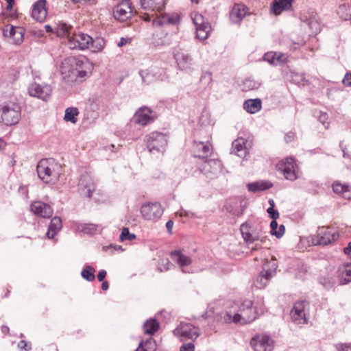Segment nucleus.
I'll list each match as a JSON object with an SVG mask.
<instances>
[{
	"mask_svg": "<svg viewBox=\"0 0 351 351\" xmlns=\"http://www.w3.org/2000/svg\"><path fill=\"white\" fill-rule=\"evenodd\" d=\"M222 319L228 323L248 324L256 318V313L253 307V302L246 300L242 303H234L223 313Z\"/></svg>",
	"mask_w": 351,
	"mask_h": 351,
	"instance_id": "obj_1",
	"label": "nucleus"
},
{
	"mask_svg": "<svg viewBox=\"0 0 351 351\" xmlns=\"http://www.w3.org/2000/svg\"><path fill=\"white\" fill-rule=\"evenodd\" d=\"M87 64L86 62L73 56L65 58L60 67L62 78L69 83L82 82L87 75Z\"/></svg>",
	"mask_w": 351,
	"mask_h": 351,
	"instance_id": "obj_2",
	"label": "nucleus"
},
{
	"mask_svg": "<svg viewBox=\"0 0 351 351\" xmlns=\"http://www.w3.org/2000/svg\"><path fill=\"white\" fill-rule=\"evenodd\" d=\"M62 166L53 158H43L37 165L38 178L45 183H56L62 174Z\"/></svg>",
	"mask_w": 351,
	"mask_h": 351,
	"instance_id": "obj_3",
	"label": "nucleus"
},
{
	"mask_svg": "<svg viewBox=\"0 0 351 351\" xmlns=\"http://www.w3.org/2000/svg\"><path fill=\"white\" fill-rule=\"evenodd\" d=\"M145 141L149 152L154 156L162 155L166 150L168 143L166 134L157 131L147 134Z\"/></svg>",
	"mask_w": 351,
	"mask_h": 351,
	"instance_id": "obj_4",
	"label": "nucleus"
},
{
	"mask_svg": "<svg viewBox=\"0 0 351 351\" xmlns=\"http://www.w3.org/2000/svg\"><path fill=\"white\" fill-rule=\"evenodd\" d=\"M275 259L267 260L263 265V269L254 282V285L258 289H263L271 279L277 269Z\"/></svg>",
	"mask_w": 351,
	"mask_h": 351,
	"instance_id": "obj_5",
	"label": "nucleus"
},
{
	"mask_svg": "<svg viewBox=\"0 0 351 351\" xmlns=\"http://www.w3.org/2000/svg\"><path fill=\"white\" fill-rule=\"evenodd\" d=\"M1 119L7 125L16 124L21 117V109L16 104H8L1 107Z\"/></svg>",
	"mask_w": 351,
	"mask_h": 351,
	"instance_id": "obj_6",
	"label": "nucleus"
},
{
	"mask_svg": "<svg viewBox=\"0 0 351 351\" xmlns=\"http://www.w3.org/2000/svg\"><path fill=\"white\" fill-rule=\"evenodd\" d=\"M339 234L337 231L329 228H319L317 234L312 239L313 243L319 245H326L338 239Z\"/></svg>",
	"mask_w": 351,
	"mask_h": 351,
	"instance_id": "obj_7",
	"label": "nucleus"
},
{
	"mask_svg": "<svg viewBox=\"0 0 351 351\" xmlns=\"http://www.w3.org/2000/svg\"><path fill=\"white\" fill-rule=\"evenodd\" d=\"M141 7L146 11L144 18L145 21H150L152 17L161 12L165 5V0H140Z\"/></svg>",
	"mask_w": 351,
	"mask_h": 351,
	"instance_id": "obj_8",
	"label": "nucleus"
},
{
	"mask_svg": "<svg viewBox=\"0 0 351 351\" xmlns=\"http://www.w3.org/2000/svg\"><path fill=\"white\" fill-rule=\"evenodd\" d=\"M308 304L306 301L296 302L291 311V317L293 322L298 324H305L308 322L306 311Z\"/></svg>",
	"mask_w": 351,
	"mask_h": 351,
	"instance_id": "obj_9",
	"label": "nucleus"
},
{
	"mask_svg": "<svg viewBox=\"0 0 351 351\" xmlns=\"http://www.w3.org/2000/svg\"><path fill=\"white\" fill-rule=\"evenodd\" d=\"M93 38L87 34L78 32L73 33L71 37H69L67 43L69 48L72 49L84 50L90 47Z\"/></svg>",
	"mask_w": 351,
	"mask_h": 351,
	"instance_id": "obj_10",
	"label": "nucleus"
},
{
	"mask_svg": "<svg viewBox=\"0 0 351 351\" xmlns=\"http://www.w3.org/2000/svg\"><path fill=\"white\" fill-rule=\"evenodd\" d=\"M173 58L180 70L189 72L193 69V60L186 51L182 49L175 50Z\"/></svg>",
	"mask_w": 351,
	"mask_h": 351,
	"instance_id": "obj_11",
	"label": "nucleus"
},
{
	"mask_svg": "<svg viewBox=\"0 0 351 351\" xmlns=\"http://www.w3.org/2000/svg\"><path fill=\"white\" fill-rule=\"evenodd\" d=\"M141 213L146 220L159 219L163 214V209L159 202L145 203L141 208Z\"/></svg>",
	"mask_w": 351,
	"mask_h": 351,
	"instance_id": "obj_12",
	"label": "nucleus"
},
{
	"mask_svg": "<svg viewBox=\"0 0 351 351\" xmlns=\"http://www.w3.org/2000/svg\"><path fill=\"white\" fill-rule=\"evenodd\" d=\"M29 95L43 101H48L52 93V88L47 84L32 83L28 88Z\"/></svg>",
	"mask_w": 351,
	"mask_h": 351,
	"instance_id": "obj_13",
	"label": "nucleus"
},
{
	"mask_svg": "<svg viewBox=\"0 0 351 351\" xmlns=\"http://www.w3.org/2000/svg\"><path fill=\"white\" fill-rule=\"evenodd\" d=\"M193 21L196 28V36L200 40L208 38L211 31L210 24L205 20L204 17L198 13L194 14Z\"/></svg>",
	"mask_w": 351,
	"mask_h": 351,
	"instance_id": "obj_14",
	"label": "nucleus"
},
{
	"mask_svg": "<svg viewBox=\"0 0 351 351\" xmlns=\"http://www.w3.org/2000/svg\"><path fill=\"white\" fill-rule=\"evenodd\" d=\"M173 334L182 339H196L199 336V328L193 326L191 324L181 322L174 329Z\"/></svg>",
	"mask_w": 351,
	"mask_h": 351,
	"instance_id": "obj_15",
	"label": "nucleus"
},
{
	"mask_svg": "<svg viewBox=\"0 0 351 351\" xmlns=\"http://www.w3.org/2000/svg\"><path fill=\"white\" fill-rule=\"evenodd\" d=\"M250 344L255 351H271L274 340L268 335H258L251 339Z\"/></svg>",
	"mask_w": 351,
	"mask_h": 351,
	"instance_id": "obj_16",
	"label": "nucleus"
},
{
	"mask_svg": "<svg viewBox=\"0 0 351 351\" xmlns=\"http://www.w3.org/2000/svg\"><path fill=\"white\" fill-rule=\"evenodd\" d=\"M95 189V184L91 176L86 173L82 174L78 182V191L80 195L90 198Z\"/></svg>",
	"mask_w": 351,
	"mask_h": 351,
	"instance_id": "obj_17",
	"label": "nucleus"
},
{
	"mask_svg": "<svg viewBox=\"0 0 351 351\" xmlns=\"http://www.w3.org/2000/svg\"><path fill=\"white\" fill-rule=\"evenodd\" d=\"M142 80L146 84H150L156 80H163L165 71L157 67H151L139 72Z\"/></svg>",
	"mask_w": 351,
	"mask_h": 351,
	"instance_id": "obj_18",
	"label": "nucleus"
},
{
	"mask_svg": "<svg viewBox=\"0 0 351 351\" xmlns=\"http://www.w3.org/2000/svg\"><path fill=\"white\" fill-rule=\"evenodd\" d=\"M132 8L129 1H123L113 10L114 17L120 21H125L132 16Z\"/></svg>",
	"mask_w": 351,
	"mask_h": 351,
	"instance_id": "obj_19",
	"label": "nucleus"
},
{
	"mask_svg": "<svg viewBox=\"0 0 351 351\" xmlns=\"http://www.w3.org/2000/svg\"><path fill=\"white\" fill-rule=\"evenodd\" d=\"M30 208L34 215L43 218H51L53 213L51 206L41 201L34 202Z\"/></svg>",
	"mask_w": 351,
	"mask_h": 351,
	"instance_id": "obj_20",
	"label": "nucleus"
},
{
	"mask_svg": "<svg viewBox=\"0 0 351 351\" xmlns=\"http://www.w3.org/2000/svg\"><path fill=\"white\" fill-rule=\"evenodd\" d=\"M221 164L217 160H206L202 165L201 171L208 178L213 179L221 171Z\"/></svg>",
	"mask_w": 351,
	"mask_h": 351,
	"instance_id": "obj_21",
	"label": "nucleus"
},
{
	"mask_svg": "<svg viewBox=\"0 0 351 351\" xmlns=\"http://www.w3.org/2000/svg\"><path fill=\"white\" fill-rule=\"evenodd\" d=\"M248 147H251V143L243 138H238L232 143L231 153L240 158H245L248 154Z\"/></svg>",
	"mask_w": 351,
	"mask_h": 351,
	"instance_id": "obj_22",
	"label": "nucleus"
},
{
	"mask_svg": "<svg viewBox=\"0 0 351 351\" xmlns=\"http://www.w3.org/2000/svg\"><path fill=\"white\" fill-rule=\"evenodd\" d=\"M193 152L195 157L206 158L212 154L213 147L208 141L206 142L195 141Z\"/></svg>",
	"mask_w": 351,
	"mask_h": 351,
	"instance_id": "obj_23",
	"label": "nucleus"
},
{
	"mask_svg": "<svg viewBox=\"0 0 351 351\" xmlns=\"http://www.w3.org/2000/svg\"><path fill=\"white\" fill-rule=\"evenodd\" d=\"M279 165L286 179L291 181L297 179L293 158H287L285 161H282Z\"/></svg>",
	"mask_w": 351,
	"mask_h": 351,
	"instance_id": "obj_24",
	"label": "nucleus"
},
{
	"mask_svg": "<svg viewBox=\"0 0 351 351\" xmlns=\"http://www.w3.org/2000/svg\"><path fill=\"white\" fill-rule=\"evenodd\" d=\"M152 110L148 107H141L136 112V122L141 125H146L154 121Z\"/></svg>",
	"mask_w": 351,
	"mask_h": 351,
	"instance_id": "obj_25",
	"label": "nucleus"
},
{
	"mask_svg": "<svg viewBox=\"0 0 351 351\" xmlns=\"http://www.w3.org/2000/svg\"><path fill=\"white\" fill-rule=\"evenodd\" d=\"M45 4V0H38L33 6L32 16L39 22L43 21L47 15Z\"/></svg>",
	"mask_w": 351,
	"mask_h": 351,
	"instance_id": "obj_26",
	"label": "nucleus"
},
{
	"mask_svg": "<svg viewBox=\"0 0 351 351\" xmlns=\"http://www.w3.org/2000/svg\"><path fill=\"white\" fill-rule=\"evenodd\" d=\"M180 18L177 14H160L153 19V25L162 26L165 25H176L178 23Z\"/></svg>",
	"mask_w": 351,
	"mask_h": 351,
	"instance_id": "obj_27",
	"label": "nucleus"
},
{
	"mask_svg": "<svg viewBox=\"0 0 351 351\" xmlns=\"http://www.w3.org/2000/svg\"><path fill=\"white\" fill-rule=\"evenodd\" d=\"M293 0H274L271 5V11L276 15L280 14L283 11L289 10Z\"/></svg>",
	"mask_w": 351,
	"mask_h": 351,
	"instance_id": "obj_28",
	"label": "nucleus"
},
{
	"mask_svg": "<svg viewBox=\"0 0 351 351\" xmlns=\"http://www.w3.org/2000/svg\"><path fill=\"white\" fill-rule=\"evenodd\" d=\"M171 256L172 260L177 263L182 268V272L186 273L187 271L184 270V267L190 265L192 263L191 257L182 254L179 250L172 252Z\"/></svg>",
	"mask_w": 351,
	"mask_h": 351,
	"instance_id": "obj_29",
	"label": "nucleus"
},
{
	"mask_svg": "<svg viewBox=\"0 0 351 351\" xmlns=\"http://www.w3.org/2000/svg\"><path fill=\"white\" fill-rule=\"evenodd\" d=\"M246 7L242 4H236L230 13V18L232 23H239L246 15Z\"/></svg>",
	"mask_w": 351,
	"mask_h": 351,
	"instance_id": "obj_30",
	"label": "nucleus"
},
{
	"mask_svg": "<svg viewBox=\"0 0 351 351\" xmlns=\"http://www.w3.org/2000/svg\"><path fill=\"white\" fill-rule=\"evenodd\" d=\"M335 193L341 195L344 199H351V185L335 182L332 184Z\"/></svg>",
	"mask_w": 351,
	"mask_h": 351,
	"instance_id": "obj_31",
	"label": "nucleus"
},
{
	"mask_svg": "<svg viewBox=\"0 0 351 351\" xmlns=\"http://www.w3.org/2000/svg\"><path fill=\"white\" fill-rule=\"evenodd\" d=\"M62 227V219L59 217H54L51 219L47 232L49 239H53L54 236L61 230Z\"/></svg>",
	"mask_w": 351,
	"mask_h": 351,
	"instance_id": "obj_32",
	"label": "nucleus"
},
{
	"mask_svg": "<svg viewBox=\"0 0 351 351\" xmlns=\"http://www.w3.org/2000/svg\"><path fill=\"white\" fill-rule=\"evenodd\" d=\"M262 108V102L261 99H250L245 101L243 108L249 113L254 114L261 110Z\"/></svg>",
	"mask_w": 351,
	"mask_h": 351,
	"instance_id": "obj_33",
	"label": "nucleus"
},
{
	"mask_svg": "<svg viewBox=\"0 0 351 351\" xmlns=\"http://www.w3.org/2000/svg\"><path fill=\"white\" fill-rule=\"evenodd\" d=\"M272 184L269 181L261 180L247 184V189L253 193H257L270 189Z\"/></svg>",
	"mask_w": 351,
	"mask_h": 351,
	"instance_id": "obj_34",
	"label": "nucleus"
},
{
	"mask_svg": "<svg viewBox=\"0 0 351 351\" xmlns=\"http://www.w3.org/2000/svg\"><path fill=\"white\" fill-rule=\"evenodd\" d=\"M72 29L73 27L71 25L64 22H60L57 25L56 34L59 37H66L68 43L69 37H71L73 34L71 33Z\"/></svg>",
	"mask_w": 351,
	"mask_h": 351,
	"instance_id": "obj_35",
	"label": "nucleus"
},
{
	"mask_svg": "<svg viewBox=\"0 0 351 351\" xmlns=\"http://www.w3.org/2000/svg\"><path fill=\"white\" fill-rule=\"evenodd\" d=\"M156 348L155 340L152 337H149L145 341H141L135 351H156Z\"/></svg>",
	"mask_w": 351,
	"mask_h": 351,
	"instance_id": "obj_36",
	"label": "nucleus"
},
{
	"mask_svg": "<svg viewBox=\"0 0 351 351\" xmlns=\"http://www.w3.org/2000/svg\"><path fill=\"white\" fill-rule=\"evenodd\" d=\"M159 326V323L156 319L147 320L143 324L144 333L152 335L158 331Z\"/></svg>",
	"mask_w": 351,
	"mask_h": 351,
	"instance_id": "obj_37",
	"label": "nucleus"
},
{
	"mask_svg": "<svg viewBox=\"0 0 351 351\" xmlns=\"http://www.w3.org/2000/svg\"><path fill=\"white\" fill-rule=\"evenodd\" d=\"M339 273V275H341V285H346L351 281V265H346L340 267Z\"/></svg>",
	"mask_w": 351,
	"mask_h": 351,
	"instance_id": "obj_38",
	"label": "nucleus"
},
{
	"mask_svg": "<svg viewBox=\"0 0 351 351\" xmlns=\"http://www.w3.org/2000/svg\"><path fill=\"white\" fill-rule=\"evenodd\" d=\"M79 111L77 108H67L65 110L64 114V120L66 121H70L72 123H75L77 121L76 116L78 115Z\"/></svg>",
	"mask_w": 351,
	"mask_h": 351,
	"instance_id": "obj_39",
	"label": "nucleus"
},
{
	"mask_svg": "<svg viewBox=\"0 0 351 351\" xmlns=\"http://www.w3.org/2000/svg\"><path fill=\"white\" fill-rule=\"evenodd\" d=\"M270 228H271V234L277 238H281L283 234H285V227L284 225H280L279 226L278 230H276L278 228V223L276 220H272L270 223Z\"/></svg>",
	"mask_w": 351,
	"mask_h": 351,
	"instance_id": "obj_40",
	"label": "nucleus"
},
{
	"mask_svg": "<svg viewBox=\"0 0 351 351\" xmlns=\"http://www.w3.org/2000/svg\"><path fill=\"white\" fill-rule=\"evenodd\" d=\"M95 269L90 265L85 267L81 272V276L83 278L88 282H92L95 280Z\"/></svg>",
	"mask_w": 351,
	"mask_h": 351,
	"instance_id": "obj_41",
	"label": "nucleus"
},
{
	"mask_svg": "<svg viewBox=\"0 0 351 351\" xmlns=\"http://www.w3.org/2000/svg\"><path fill=\"white\" fill-rule=\"evenodd\" d=\"M307 25L313 34H317L321 31L320 22L315 16L307 20Z\"/></svg>",
	"mask_w": 351,
	"mask_h": 351,
	"instance_id": "obj_42",
	"label": "nucleus"
},
{
	"mask_svg": "<svg viewBox=\"0 0 351 351\" xmlns=\"http://www.w3.org/2000/svg\"><path fill=\"white\" fill-rule=\"evenodd\" d=\"M90 46L94 49V51H101L104 48L105 40L102 38L93 39Z\"/></svg>",
	"mask_w": 351,
	"mask_h": 351,
	"instance_id": "obj_43",
	"label": "nucleus"
},
{
	"mask_svg": "<svg viewBox=\"0 0 351 351\" xmlns=\"http://www.w3.org/2000/svg\"><path fill=\"white\" fill-rule=\"evenodd\" d=\"M136 239V235L133 233H130L129 232V229L128 228H123L122 229L121 233L120 234L121 241H132Z\"/></svg>",
	"mask_w": 351,
	"mask_h": 351,
	"instance_id": "obj_44",
	"label": "nucleus"
},
{
	"mask_svg": "<svg viewBox=\"0 0 351 351\" xmlns=\"http://www.w3.org/2000/svg\"><path fill=\"white\" fill-rule=\"evenodd\" d=\"M260 84L257 82H255L252 80H246L243 83V90H251L254 89H256L259 87Z\"/></svg>",
	"mask_w": 351,
	"mask_h": 351,
	"instance_id": "obj_45",
	"label": "nucleus"
},
{
	"mask_svg": "<svg viewBox=\"0 0 351 351\" xmlns=\"http://www.w3.org/2000/svg\"><path fill=\"white\" fill-rule=\"evenodd\" d=\"M340 147L343 152V156L351 160V143L345 144L343 141L340 143Z\"/></svg>",
	"mask_w": 351,
	"mask_h": 351,
	"instance_id": "obj_46",
	"label": "nucleus"
},
{
	"mask_svg": "<svg viewBox=\"0 0 351 351\" xmlns=\"http://www.w3.org/2000/svg\"><path fill=\"white\" fill-rule=\"evenodd\" d=\"M244 241L246 242V243L248 245V247H250V245H252L255 241H258L259 239L258 235L256 234H253L252 232H249L246 235L242 236Z\"/></svg>",
	"mask_w": 351,
	"mask_h": 351,
	"instance_id": "obj_47",
	"label": "nucleus"
},
{
	"mask_svg": "<svg viewBox=\"0 0 351 351\" xmlns=\"http://www.w3.org/2000/svg\"><path fill=\"white\" fill-rule=\"evenodd\" d=\"M13 40H14V43L17 45L23 42V29L22 27H17L15 32V36L14 37Z\"/></svg>",
	"mask_w": 351,
	"mask_h": 351,
	"instance_id": "obj_48",
	"label": "nucleus"
},
{
	"mask_svg": "<svg viewBox=\"0 0 351 351\" xmlns=\"http://www.w3.org/2000/svg\"><path fill=\"white\" fill-rule=\"evenodd\" d=\"M277 56L276 52H267L264 55V60L268 62L270 64L276 65V56Z\"/></svg>",
	"mask_w": 351,
	"mask_h": 351,
	"instance_id": "obj_49",
	"label": "nucleus"
},
{
	"mask_svg": "<svg viewBox=\"0 0 351 351\" xmlns=\"http://www.w3.org/2000/svg\"><path fill=\"white\" fill-rule=\"evenodd\" d=\"M97 230V226L94 224H84L82 226V231L86 234H93Z\"/></svg>",
	"mask_w": 351,
	"mask_h": 351,
	"instance_id": "obj_50",
	"label": "nucleus"
},
{
	"mask_svg": "<svg viewBox=\"0 0 351 351\" xmlns=\"http://www.w3.org/2000/svg\"><path fill=\"white\" fill-rule=\"evenodd\" d=\"M320 282L327 289L332 288L335 284V281L329 277L322 278Z\"/></svg>",
	"mask_w": 351,
	"mask_h": 351,
	"instance_id": "obj_51",
	"label": "nucleus"
},
{
	"mask_svg": "<svg viewBox=\"0 0 351 351\" xmlns=\"http://www.w3.org/2000/svg\"><path fill=\"white\" fill-rule=\"evenodd\" d=\"M287 58L288 56L287 54L277 53V56H276V65H280L281 64L286 62L287 61Z\"/></svg>",
	"mask_w": 351,
	"mask_h": 351,
	"instance_id": "obj_52",
	"label": "nucleus"
},
{
	"mask_svg": "<svg viewBox=\"0 0 351 351\" xmlns=\"http://www.w3.org/2000/svg\"><path fill=\"white\" fill-rule=\"evenodd\" d=\"M328 118V116L326 112H319L318 120L320 123L325 125V128L328 127V123H327Z\"/></svg>",
	"mask_w": 351,
	"mask_h": 351,
	"instance_id": "obj_53",
	"label": "nucleus"
},
{
	"mask_svg": "<svg viewBox=\"0 0 351 351\" xmlns=\"http://www.w3.org/2000/svg\"><path fill=\"white\" fill-rule=\"evenodd\" d=\"M267 212L269 217L273 220H276L279 217V213L277 210H275L274 208H268Z\"/></svg>",
	"mask_w": 351,
	"mask_h": 351,
	"instance_id": "obj_54",
	"label": "nucleus"
},
{
	"mask_svg": "<svg viewBox=\"0 0 351 351\" xmlns=\"http://www.w3.org/2000/svg\"><path fill=\"white\" fill-rule=\"evenodd\" d=\"M338 351H351V345L347 343H339L336 345Z\"/></svg>",
	"mask_w": 351,
	"mask_h": 351,
	"instance_id": "obj_55",
	"label": "nucleus"
},
{
	"mask_svg": "<svg viewBox=\"0 0 351 351\" xmlns=\"http://www.w3.org/2000/svg\"><path fill=\"white\" fill-rule=\"evenodd\" d=\"M194 350H195V346L193 343H184L180 348V351H194Z\"/></svg>",
	"mask_w": 351,
	"mask_h": 351,
	"instance_id": "obj_56",
	"label": "nucleus"
},
{
	"mask_svg": "<svg viewBox=\"0 0 351 351\" xmlns=\"http://www.w3.org/2000/svg\"><path fill=\"white\" fill-rule=\"evenodd\" d=\"M17 27L11 26L10 27L9 32H8V30H5L3 34L5 36H9L10 38H14L15 36V32Z\"/></svg>",
	"mask_w": 351,
	"mask_h": 351,
	"instance_id": "obj_57",
	"label": "nucleus"
},
{
	"mask_svg": "<svg viewBox=\"0 0 351 351\" xmlns=\"http://www.w3.org/2000/svg\"><path fill=\"white\" fill-rule=\"evenodd\" d=\"M344 86L351 87V73H346L342 80Z\"/></svg>",
	"mask_w": 351,
	"mask_h": 351,
	"instance_id": "obj_58",
	"label": "nucleus"
},
{
	"mask_svg": "<svg viewBox=\"0 0 351 351\" xmlns=\"http://www.w3.org/2000/svg\"><path fill=\"white\" fill-rule=\"evenodd\" d=\"M18 346L20 349L25 350L26 351H29L31 350V346L28 345V343L24 340L20 341Z\"/></svg>",
	"mask_w": 351,
	"mask_h": 351,
	"instance_id": "obj_59",
	"label": "nucleus"
},
{
	"mask_svg": "<svg viewBox=\"0 0 351 351\" xmlns=\"http://www.w3.org/2000/svg\"><path fill=\"white\" fill-rule=\"evenodd\" d=\"M241 232L242 236L246 235L250 232V226L247 223H243L241 226Z\"/></svg>",
	"mask_w": 351,
	"mask_h": 351,
	"instance_id": "obj_60",
	"label": "nucleus"
},
{
	"mask_svg": "<svg viewBox=\"0 0 351 351\" xmlns=\"http://www.w3.org/2000/svg\"><path fill=\"white\" fill-rule=\"evenodd\" d=\"M106 271L104 269L99 271L97 274V279L99 282H102L106 276Z\"/></svg>",
	"mask_w": 351,
	"mask_h": 351,
	"instance_id": "obj_61",
	"label": "nucleus"
},
{
	"mask_svg": "<svg viewBox=\"0 0 351 351\" xmlns=\"http://www.w3.org/2000/svg\"><path fill=\"white\" fill-rule=\"evenodd\" d=\"M173 226V221L172 220H169L166 223V228L169 232H171Z\"/></svg>",
	"mask_w": 351,
	"mask_h": 351,
	"instance_id": "obj_62",
	"label": "nucleus"
},
{
	"mask_svg": "<svg viewBox=\"0 0 351 351\" xmlns=\"http://www.w3.org/2000/svg\"><path fill=\"white\" fill-rule=\"evenodd\" d=\"M343 252L346 254H351V243H349L348 245L343 249Z\"/></svg>",
	"mask_w": 351,
	"mask_h": 351,
	"instance_id": "obj_63",
	"label": "nucleus"
},
{
	"mask_svg": "<svg viewBox=\"0 0 351 351\" xmlns=\"http://www.w3.org/2000/svg\"><path fill=\"white\" fill-rule=\"evenodd\" d=\"M128 43V39L127 38H121L119 40V42L118 43L117 45L119 47H122L125 45H126Z\"/></svg>",
	"mask_w": 351,
	"mask_h": 351,
	"instance_id": "obj_64",
	"label": "nucleus"
}]
</instances>
